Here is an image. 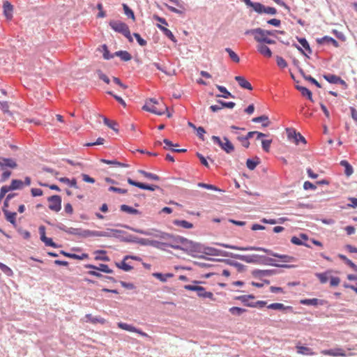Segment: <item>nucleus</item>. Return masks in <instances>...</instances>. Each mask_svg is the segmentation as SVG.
I'll return each instance as SVG.
<instances>
[{
    "label": "nucleus",
    "instance_id": "obj_1",
    "mask_svg": "<svg viewBox=\"0 0 357 357\" xmlns=\"http://www.w3.org/2000/svg\"><path fill=\"white\" fill-rule=\"evenodd\" d=\"M116 226L121 227L125 229L131 230L134 232H136V233H138L140 234H143L145 236H151L158 238H160L162 240L169 241V243H172V244L181 245V243H182L183 239L184 238L181 236H175L174 234L167 233L165 231H162L160 230L154 229H152L151 231V230H144V229H142L135 228V227H130L129 225H123V224H117V225H116Z\"/></svg>",
    "mask_w": 357,
    "mask_h": 357
},
{
    "label": "nucleus",
    "instance_id": "obj_2",
    "mask_svg": "<svg viewBox=\"0 0 357 357\" xmlns=\"http://www.w3.org/2000/svg\"><path fill=\"white\" fill-rule=\"evenodd\" d=\"M109 26L115 32L123 35L129 42L131 43L133 41L129 27L125 22L119 20H111L109 22Z\"/></svg>",
    "mask_w": 357,
    "mask_h": 357
},
{
    "label": "nucleus",
    "instance_id": "obj_3",
    "mask_svg": "<svg viewBox=\"0 0 357 357\" xmlns=\"http://www.w3.org/2000/svg\"><path fill=\"white\" fill-rule=\"evenodd\" d=\"M56 227L61 231L66 232L68 234L77 236L81 238L89 237V229H84L82 228L67 227L65 225H63L61 222H56Z\"/></svg>",
    "mask_w": 357,
    "mask_h": 357
},
{
    "label": "nucleus",
    "instance_id": "obj_4",
    "mask_svg": "<svg viewBox=\"0 0 357 357\" xmlns=\"http://www.w3.org/2000/svg\"><path fill=\"white\" fill-rule=\"evenodd\" d=\"M211 140L227 154L231 153L235 149L234 144L227 137H223L222 140L220 137L213 135L211 137Z\"/></svg>",
    "mask_w": 357,
    "mask_h": 357
},
{
    "label": "nucleus",
    "instance_id": "obj_5",
    "mask_svg": "<svg viewBox=\"0 0 357 357\" xmlns=\"http://www.w3.org/2000/svg\"><path fill=\"white\" fill-rule=\"evenodd\" d=\"M184 289L189 291H196L199 297L209 298L211 301L215 300L213 294L211 291H206L205 288L202 286L186 284L184 286Z\"/></svg>",
    "mask_w": 357,
    "mask_h": 357
},
{
    "label": "nucleus",
    "instance_id": "obj_6",
    "mask_svg": "<svg viewBox=\"0 0 357 357\" xmlns=\"http://www.w3.org/2000/svg\"><path fill=\"white\" fill-rule=\"evenodd\" d=\"M201 255L204 256H222L230 257L231 252L218 250L215 248L206 246L204 244H202Z\"/></svg>",
    "mask_w": 357,
    "mask_h": 357
},
{
    "label": "nucleus",
    "instance_id": "obj_7",
    "mask_svg": "<svg viewBox=\"0 0 357 357\" xmlns=\"http://www.w3.org/2000/svg\"><path fill=\"white\" fill-rule=\"evenodd\" d=\"M127 181L130 185L137 187L142 190H149V191H155V190H162V188L159 185H154V184H149V183H142V182L133 180L131 178H128Z\"/></svg>",
    "mask_w": 357,
    "mask_h": 357
},
{
    "label": "nucleus",
    "instance_id": "obj_8",
    "mask_svg": "<svg viewBox=\"0 0 357 357\" xmlns=\"http://www.w3.org/2000/svg\"><path fill=\"white\" fill-rule=\"evenodd\" d=\"M213 244L220 246V247L225 248H229V249L235 250H241V251L256 250V251H262L264 252V250L266 249L264 248L255 247V246L240 247V246H237V245H229V244L218 243V242L213 243Z\"/></svg>",
    "mask_w": 357,
    "mask_h": 357
},
{
    "label": "nucleus",
    "instance_id": "obj_9",
    "mask_svg": "<svg viewBox=\"0 0 357 357\" xmlns=\"http://www.w3.org/2000/svg\"><path fill=\"white\" fill-rule=\"evenodd\" d=\"M230 257L239 259L249 264H259L260 255L255 254L250 255H243L231 252V255H230Z\"/></svg>",
    "mask_w": 357,
    "mask_h": 357
},
{
    "label": "nucleus",
    "instance_id": "obj_10",
    "mask_svg": "<svg viewBox=\"0 0 357 357\" xmlns=\"http://www.w3.org/2000/svg\"><path fill=\"white\" fill-rule=\"evenodd\" d=\"M191 245L190 250L188 255H190L193 257H198L200 259H204L207 260H210L211 257H208L201 254L202 243L192 241V243H189Z\"/></svg>",
    "mask_w": 357,
    "mask_h": 357
},
{
    "label": "nucleus",
    "instance_id": "obj_11",
    "mask_svg": "<svg viewBox=\"0 0 357 357\" xmlns=\"http://www.w3.org/2000/svg\"><path fill=\"white\" fill-rule=\"evenodd\" d=\"M40 238L46 246L52 247L54 248H60L61 245L54 243L51 238H48L45 235V227L43 225H40L38 228Z\"/></svg>",
    "mask_w": 357,
    "mask_h": 357
},
{
    "label": "nucleus",
    "instance_id": "obj_12",
    "mask_svg": "<svg viewBox=\"0 0 357 357\" xmlns=\"http://www.w3.org/2000/svg\"><path fill=\"white\" fill-rule=\"evenodd\" d=\"M171 3H174L175 6L179 8V9L173 7L172 6H169V4L164 3L163 5L171 12L178 14V15H183L184 13V11L185 10L184 6V3L181 0H168Z\"/></svg>",
    "mask_w": 357,
    "mask_h": 357
},
{
    "label": "nucleus",
    "instance_id": "obj_13",
    "mask_svg": "<svg viewBox=\"0 0 357 357\" xmlns=\"http://www.w3.org/2000/svg\"><path fill=\"white\" fill-rule=\"evenodd\" d=\"M47 201L50 202L49 208L53 211L59 212L61 209V197L54 195L47 197Z\"/></svg>",
    "mask_w": 357,
    "mask_h": 357
},
{
    "label": "nucleus",
    "instance_id": "obj_14",
    "mask_svg": "<svg viewBox=\"0 0 357 357\" xmlns=\"http://www.w3.org/2000/svg\"><path fill=\"white\" fill-rule=\"evenodd\" d=\"M259 264L273 266H276V267H280V268H291L293 266L291 265H288V264H277V263H275V260L274 259L268 257L264 255H260Z\"/></svg>",
    "mask_w": 357,
    "mask_h": 357
},
{
    "label": "nucleus",
    "instance_id": "obj_15",
    "mask_svg": "<svg viewBox=\"0 0 357 357\" xmlns=\"http://www.w3.org/2000/svg\"><path fill=\"white\" fill-rule=\"evenodd\" d=\"M110 231H112V237H114L121 242L131 243L132 235L128 234L126 236H123V234H127L126 231L117 229H114Z\"/></svg>",
    "mask_w": 357,
    "mask_h": 357
},
{
    "label": "nucleus",
    "instance_id": "obj_16",
    "mask_svg": "<svg viewBox=\"0 0 357 357\" xmlns=\"http://www.w3.org/2000/svg\"><path fill=\"white\" fill-rule=\"evenodd\" d=\"M299 236L300 238L296 236H292L291 238V243L296 245H303L309 248H312L309 243L304 242V241H307L309 239V237L306 234L301 233Z\"/></svg>",
    "mask_w": 357,
    "mask_h": 357
},
{
    "label": "nucleus",
    "instance_id": "obj_17",
    "mask_svg": "<svg viewBox=\"0 0 357 357\" xmlns=\"http://www.w3.org/2000/svg\"><path fill=\"white\" fill-rule=\"evenodd\" d=\"M287 132L288 133V137H293L296 144H298L299 143L305 144L307 143L305 138L300 132H297L295 129L287 128Z\"/></svg>",
    "mask_w": 357,
    "mask_h": 357
},
{
    "label": "nucleus",
    "instance_id": "obj_18",
    "mask_svg": "<svg viewBox=\"0 0 357 357\" xmlns=\"http://www.w3.org/2000/svg\"><path fill=\"white\" fill-rule=\"evenodd\" d=\"M210 261H222L227 264V265L234 266L237 268V271L240 273L243 272L245 270V266L243 264L236 261H233L229 259H210Z\"/></svg>",
    "mask_w": 357,
    "mask_h": 357
},
{
    "label": "nucleus",
    "instance_id": "obj_19",
    "mask_svg": "<svg viewBox=\"0 0 357 357\" xmlns=\"http://www.w3.org/2000/svg\"><path fill=\"white\" fill-rule=\"evenodd\" d=\"M278 273V271L275 269L271 270H260V269H255L252 271V275L255 278H258L261 279L263 277L271 276L273 275H275Z\"/></svg>",
    "mask_w": 357,
    "mask_h": 357
},
{
    "label": "nucleus",
    "instance_id": "obj_20",
    "mask_svg": "<svg viewBox=\"0 0 357 357\" xmlns=\"http://www.w3.org/2000/svg\"><path fill=\"white\" fill-rule=\"evenodd\" d=\"M84 268H89V269H93L105 273H113L114 271L109 268L107 264H100L99 266H96L91 264H87L84 265Z\"/></svg>",
    "mask_w": 357,
    "mask_h": 357
},
{
    "label": "nucleus",
    "instance_id": "obj_21",
    "mask_svg": "<svg viewBox=\"0 0 357 357\" xmlns=\"http://www.w3.org/2000/svg\"><path fill=\"white\" fill-rule=\"evenodd\" d=\"M17 167V164L14 159L0 156V167L2 169H4L6 167L15 169Z\"/></svg>",
    "mask_w": 357,
    "mask_h": 357
},
{
    "label": "nucleus",
    "instance_id": "obj_22",
    "mask_svg": "<svg viewBox=\"0 0 357 357\" xmlns=\"http://www.w3.org/2000/svg\"><path fill=\"white\" fill-rule=\"evenodd\" d=\"M326 301L325 300L319 299L316 298H304L300 301V303L304 305H324Z\"/></svg>",
    "mask_w": 357,
    "mask_h": 357
},
{
    "label": "nucleus",
    "instance_id": "obj_23",
    "mask_svg": "<svg viewBox=\"0 0 357 357\" xmlns=\"http://www.w3.org/2000/svg\"><path fill=\"white\" fill-rule=\"evenodd\" d=\"M324 355L331 356H345V351L342 348H334L330 349L322 350L321 352Z\"/></svg>",
    "mask_w": 357,
    "mask_h": 357
},
{
    "label": "nucleus",
    "instance_id": "obj_24",
    "mask_svg": "<svg viewBox=\"0 0 357 357\" xmlns=\"http://www.w3.org/2000/svg\"><path fill=\"white\" fill-rule=\"evenodd\" d=\"M192 241L189 240L186 238H183L182 243L181 245L174 244V246H173V248L175 250H183L184 252L189 255L191 245H190L189 243H192Z\"/></svg>",
    "mask_w": 357,
    "mask_h": 357
},
{
    "label": "nucleus",
    "instance_id": "obj_25",
    "mask_svg": "<svg viewBox=\"0 0 357 357\" xmlns=\"http://www.w3.org/2000/svg\"><path fill=\"white\" fill-rule=\"evenodd\" d=\"M142 109L145 111L151 112L153 114L161 116L165 114V110L162 109H158L155 105L151 104V102H145Z\"/></svg>",
    "mask_w": 357,
    "mask_h": 357
},
{
    "label": "nucleus",
    "instance_id": "obj_26",
    "mask_svg": "<svg viewBox=\"0 0 357 357\" xmlns=\"http://www.w3.org/2000/svg\"><path fill=\"white\" fill-rule=\"evenodd\" d=\"M234 79L241 88L248 91L253 90L252 84L243 76H236Z\"/></svg>",
    "mask_w": 357,
    "mask_h": 357
},
{
    "label": "nucleus",
    "instance_id": "obj_27",
    "mask_svg": "<svg viewBox=\"0 0 357 357\" xmlns=\"http://www.w3.org/2000/svg\"><path fill=\"white\" fill-rule=\"evenodd\" d=\"M316 41L319 45H324V43H331L335 47H339V43L335 39L328 36H325L322 38H317L316 39Z\"/></svg>",
    "mask_w": 357,
    "mask_h": 357
},
{
    "label": "nucleus",
    "instance_id": "obj_28",
    "mask_svg": "<svg viewBox=\"0 0 357 357\" xmlns=\"http://www.w3.org/2000/svg\"><path fill=\"white\" fill-rule=\"evenodd\" d=\"M295 88L301 92V95L303 97H305L307 100L311 101L312 102H314L313 98H312V91L308 89L307 88L301 86V85H296Z\"/></svg>",
    "mask_w": 357,
    "mask_h": 357
},
{
    "label": "nucleus",
    "instance_id": "obj_29",
    "mask_svg": "<svg viewBox=\"0 0 357 357\" xmlns=\"http://www.w3.org/2000/svg\"><path fill=\"white\" fill-rule=\"evenodd\" d=\"M112 229L107 228L106 231H96V230H90L89 237L92 236H100V237H112Z\"/></svg>",
    "mask_w": 357,
    "mask_h": 357
},
{
    "label": "nucleus",
    "instance_id": "obj_30",
    "mask_svg": "<svg viewBox=\"0 0 357 357\" xmlns=\"http://www.w3.org/2000/svg\"><path fill=\"white\" fill-rule=\"evenodd\" d=\"M257 13L258 14L266 13V14L274 15L277 13V10L274 7L265 6L264 4L260 3Z\"/></svg>",
    "mask_w": 357,
    "mask_h": 357
},
{
    "label": "nucleus",
    "instance_id": "obj_31",
    "mask_svg": "<svg viewBox=\"0 0 357 357\" xmlns=\"http://www.w3.org/2000/svg\"><path fill=\"white\" fill-rule=\"evenodd\" d=\"M3 214L5 215L6 220L9 222L13 227L17 226L16 221V212H10L8 210H3Z\"/></svg>",
    "mask_w": 357,
    "mask_h": 357
},
{
    "label": "nucleus",
    "instance_id": "obj_32",
    "mask_svg": "<svg viewBox=\"0 0 357 357\" xmlns=\"http://www.w3.org/2000/svg\"><path fill=\"white\" fill-rule=\"evenodd\" d=\"M216 88L218 89L222 94H217L215 96L218 98H234V96L232 95L225 86L221 85H216Z\"/></svg>",
    "mask_w": 357,
    "mask_h": 357
},
{
    "label": "nucleus",
    "instance_id": "obj_33",
    "mask_svg": "<svg viewBox=\"0 0 357 357\" xmlns=\"http://www.w3.org/2000/svg\"><path fill=\"white\" fill-rule=\"evenodd\" d=\"M3 14L6 19L10 20L13 17V6L8 1H5L3 5Z\"/></svg>",
    "mask_w": 357,
    "mask_h": 357
},
{
    "label": "nucleus",
    "instance_id": "obj_34",
    "mask_svg": "<svg viewBox=\"0 0 357 357\" xmlns=\"http://www.w3.org/2000/svg\"><path fill=\"white\" fill-rule=\"evenodd\" d=\"M257 51L264 56L270 58L272 56V51L271 50L264 44H259L257 45Z\"/></svg>",
    "mask_w": 357,
    "mask_h": 357
},
{
    "label": "nucleus",
    "instance_id": "obj_35",
    "mask_svg": "<svg viewBox=\"0 0 357 357\" xmlns=\"http://www.w3.org/2000/svg\"><path fill=\"white\" fill-rule=\"evenodd\" d=\"M340 165L344 167V174L349 177L354 173V168L346 160H342L340 162Z\"/></svg>",
    "mask_w": 357,
    "mask_h": 357
},
{
    "label": "nucleus",
    "instance_id": "obj_36",
    "mask_svg": "<svg viewBox=\"0 0 357 357\" xmlns=\"http://www.w3.org/2000/svg\"><path fill=\"white\" fill-rule=\"evenodd\" d=\"M172 223L174 225L181 227L184 229H192L194 227V225L192 223L185 220H174L172 221Z\"/></svg>",
    "mask_w": 357,
    "mask_h": 357
},
{
    "label": "nucleus",
    "instance_id": "obj_37",
    "mask_svg": "<svg viewBox=\"0 0 357 357\" xmlns=\"http://www.w3.org/2000/svg\"><path fill=\"white\" fill-rule=\"evenodd\" d=\"M252 121L253 123H260V122H262V126L266 128V127H268L271 122L269 121V119H268V116H266V115H261V116H257V117H254L252 119Z\"/></svg>",
    "mask_w": 357,
    "mask_h": 357
},
{
    "label": "nucleus",
    "instance_id": "obj_38",
    "mask_svg": "<svg viewBox=\"0 0 357 357\" xmlns=\"http://www.w3.org/2000/svg\"><path fill=\"white\" fill-rule=\"evenodd\" d=\"M151 242H152V240L147 239V238H139V237H137L133 235H132V240H131V243H137L141 245H145V246H147V245L151 246Z\"/></svg>",
    "mask_w": 357,
    "mask_h": 357
},
{
    "label": "nucleus",
    "instance_id": "obj_39",
    "mask_svg": "<svg viewBox=\"0 0 357 357\" xmlns=\"http://www.w3.org/2000/svg\"><path fill=\"white\" fill-rule=\"evenodd\" d=\"M260 162V158L257 156H255V158H248L246 166L250 170H254Z\"/></svg>",
    "mask_w": 357,
    "mask_h": 357
},
{
    "label": "nucleus",
    "instance_id": "obj_40",
    "mask_svg": "<svg viewBox=\"0 0 357 357\" xmlns=\"http://www.w3.org/2000/svg\"><path fill=\"white\" fill-rule=\"evenodd\" d=\"M158 27L162 31V32L163 33V34L167 36L171 41L174 42V43H176L177 42V40L176 38H175L174 35L173 34V33L171 31V30H169V29L160 25V24H158Z\"/></svg>",
    "mask_w": 357,
    "mask_h": 357
},
{
    "label": "nucleus",
    "instance_id": "obj_41",
    "mask_svg": "<svg viewBox=\"0 0 357 357\" xmlns=\"http://www.w3.org/2000/svg\"><path fill=\"white\" fill-rule=\"evenodd\" d=\"M120 210L123 212H126L129 214L132 215H140L142 213L139 210L134 208L132 206H130L126 204H122L120 206Z\"/></svg>",
    "mask_w": 357,
    "mask_h": 357
},
{
    "label": "nucleus",
    "instance_id": "obj_42",
    "mask_svg": "<svg viewBox=\"0 0 357 357\" xmlns=\"http://www.w3.org/2000/svg\"><path fill=\"white\" fill-rule=\"evenodd\" d=\"M115 56H119L121 61H128L132 59L131 54L126 50H119L114 52Z\"/></svg>",
    "mask_w": 357,
    "mask_h": 357
},
{
    "label": "nucleus",
    "instance_id": "obj_43",
    "mask_svg": "<svg viewBox=\"0 0 357 357\" xmlns=\"http://www.w3.org/2000/svg\"><path fill=\"white\" fill-rule=\"evenodd\" d=\"M297 353L305 356H314L315 353L310 347L305 346H296Z\"/></svg>",
    "mask_w": 357,
    "mask_h": 357
},
{
    "label": "nucleus",
    "instance_id": "obj_44",
    "mask_svg": "<svg viewBox=\"0 0 357 357\" xmlns=\"http://www.w3.org/2000/svg\"><path fill=\"white\" fill-rule=\"evenodd\" d=\"M8 186L9 187L10 191L21 190L23 188L24 183L20 179H13L11 181L10 185Z\"/></svg>",
    "mask_w": 357,
    "mask_h": 357
},
{
    "label": "nucleus",
    "instance_id": "obj_45",
    "mask_svg": "<svg viewBox=\"0 0 357 357\" xmlns=\"http://www.w3.org/2000/svg\"><path fill=\"white\" fill-rule=\"evenodd\" d=\"M138 173L143 175L145 178L153 180V181H159L160 177L155 174L148 172L144 169H138Z\"/></svg>",
    "mask_w": 357,
    "mask_h": 357
},
{
    "label": "nucleus",
    "instance_id": "obj_46",
    "mask_svg": "<svg viewBox=\"0 0 357 357\" xmlns=\"http://www.w3.org/2000/svg\"><path fill=\"white\" fill-rule=\"evenodd\" d=\"M153 276L157 279H158L161 282H166L168 278H172L174 276L173 273H153Z\"/></svg>",
    "mask_w": 357,
    "mask_h": 357
},
{
    "label": "nucleus",
    "instance_id": "obj_47",
    "mask_svg": "<svg viewBox=\"0 0 357 357\" xmlns=\"http://www.w3.org/2000/svg\"><path fill=\"white\" fill-rule=\"evenodd\" d=\"M59 181L61 183L67 184L70 188H78L77 180L75 178L70 179L67 177H61L59 178Z\"/></svg>",
    "mask_w": 357,
    "mask_h": 357
},
{
    "label": "nucleus",
    "instance_id": "obj_48",
    "mask_svg": "<svg viewBox=\"0 0 357 357\" xmlns=\"http://www.w3.org/2000/svg\"><path fill=\"white\" fill-rule=\"evenodd\" d=\"M95 254H99L100 255H96L95 257V260H100L103 261H109L110 260L109 257L106 255L107 252L104 250H98L95 252Z\"/></svg>",
    "mask_w": 357,
    "mask_h": 357
},
{
    "label": "nucleus",
    "instance_id": "obj_49",
    "mask_svg": "<svg viewBox=\"0 0 357 357\" xmlns=\"http://www.w3.org/2000/svg\"><path fill=\"white\" fill-rule=\"evenodd\" d=\"M100 161L101 162L107 164V165H116V166L120 167H128V165L123 163V162H119L116 160H107V159L102 158V159H100Z\"/></svg>",
    "mask_w": 357,
    "mask_h": 357
},
{
    "label": "nucleus",
    "instance_id": "obj_50",
    "mask_svg": "<svg viewBox=\"0 0 357 357\" xmlns=\"http://www.w3.org/2000/svg\"><path fill=\"white\" fill-rule=\"evenodd\" d=\"M102 52V57L105 60H109L115 56L114 53L112 54L110 53L109 50H108V47L106 44H103L101 45Z\"/></svg>",
    "mask_w": 357,
    "mask_h": 357
},
{
    "label": "nucleus",
    "instance_id": "obj_51",
    "mask_svg": "<svg viewBox=\"0 0 357 357\" xmlns=\"http://www.w3.org/2000/svg\"><path fill=\"white\" fill-rule=\"evenodd\" d=\"M103 123L108 128L112 129L116 132H119V129L117 128L118 123L116 121H111L108 118H107L106 116H103Z\"/></svg>",
    "mask_w": 357,
    "mask_h": 357
},
{
    "label": "nucleus",
    "instance_id": "obj_52",
    "mask_svg": "<svg viewBox=\"0 0 357 357\" xmlns=\"http://www.w3.org/2000/svg\"><path fill=\"white\" fill-rule=\"evenodd\" d=\"M126 260L124 259L121 262H116V266L119 268L123 270V271L128 272L131 271L133 267L126 262Z\"/></svg>",
    "mask_w": 357,
    "mask_h": 357
},
{
    "label": "nucleus",
    "instance_id": "obj_53",
    "mask_svg": "<svg viewBox=\"0 0 357 357\" xmlns=\"http://www.w3.org/2000/svg\"><path fill=\"white\" fill-rule=\"evenodd\" d=\"M117 325L119 328L129 331V332L134 333L135 331H137L136 327H135L134 326H132L131 324H128L127 323L119 322L117 324Z\"/></svg>",
    "mask_w": 357,
    "mask_h": 357
},
{
    "label": "nucleus",
    "instance_id": "obj_54",
    "mask_svg": "<svg viewBox=\"0 0 357 357\" xmlns=\"http://www.w3.org/2000/svg\"><path fill=\"white\" fill-rule=\"evenodd\" d=\"M122 6H123V9L125 15L128 18H130L133 21H135V13H134L133 10L126 3H123Z\"/></svg>",
    "mask_w": 357,
    "mask_h": 357
},
{
    "label": "nucleus",
    "instance_id": "obj_55",
    "mask_svg": "<svg viewBox=\"0 0 357 357\" xmlns=\"http://www.w3.org/2000/svg\"><path fill=\"white\" fill-rule=\"evenodd\" d=\"M234 300L241 301L245 307H252L253 302H250L245 295L236 296L234 297Z\"/></svg>",
    "mask_w": 357,
    "mask_h": 357
},
{
    "label": "nucleus",
    "instance_id": "obj_56",
    "mask_svg": "<svg viewBox=\"0 0 357 357\" xmlns=\"http://www.w3.org/2000/svg\"><path fill=\"white\" fill-rule=\"evenodd\" d=\"M297 40L298 43L302 45V47L308 52V54L312 53V50L310 48V44L305 38L297 37Z\"/></svg>",
    "mask_w": 357,
    "mask_h": 357
},
{
    "label": "nucleus",
    "instance_id": "obj_57",
    "mask_svg": "<svg viewBox=\"0 0 357 357\" xmlns=\"http://www.w3.org/2000/svg\"><path fill=\"white\" fill-rule=\"evenodd\" d=\"M86 317L88 320L93 324H104L105 323V319L100 317H93L91 314H89L86 315Z\"/></svg>",
    "mask_w": 357,
    "mask_h": 357
},
{
    "label": "nucleus",
    "instance_id": "obj_58",
    "mask_svg": "<svg viewBox=\"0 0 357 357\" xmlns=\"http://www.w3.org/2000/svg\"><path fill=\"white\" fill-rule=\"evenodd\" d=\"M229 312L235 316H241L244 312H247V310L240 307H231L229 309Z\"/></svg>",
    "mask_w": 357,
    "mask_h": 357
},
{
    "label": "nucleus",
    "instance_id": "obj_59",
    "mask_svg": "<svg viewBox=\"0 0 357 357\" xmlns=\"http://www.w3.org/2000/svg\"><path fill=\"white\" fill-rule=\"evenodd\" d=\"M323 77L325 80H326L330 84H336L337 80L339 76L334 74H325L323 75Z\"/></svg>",
    "mask_w": 357,
    "mask_h": 357
},
{
    "label": "nucleus",
    "instance_id": "obj_60",
    "mask_svg": "<svg viewBox=\"0 0 357 357\" xmlns=\"http://www.w3.org/2000/svg\"><path fill=\"white\" fill-rule=\"evenodd\" d=\"M225 51L228 53L230 59L235 63H238L240 58L236 53H235L231 48L227 47Z\"/></svg>",
    "mask_w": 357,
    "mask_h": 357
},
{
    "label": "nucleus",
    "instance_id": "obj_61",
    "mask_svg": "<svg viewBox=\"0 0 357 357\" xmlns=\"http://www.w3.org/2000/svg\"><path fill=\"white\" fill-rule=\"evenodd\" d=\"M248 7H251L252 9L257 13L259 7L260 6L259 2H253L251 0H242Z\"/></svg>",
    "mask_w": 357,
    "mask_h": 357
},
{
    "label": "nucleus",
    "instance_id": "obj_62",
    "mask_svg": "<svg viewBox=\"0 0 357 357\" xmlns=\"http://www.w3.org/2000/svg\"><path fill=\"white\" fill-rule=\"evenodd\" d=\"M0 269L7 276L10 277L13 275L12 269L3 263L0 262Z\"/></svg>",
    "mask_w": 357,
    "mask_h": 357
},
{
    "label": "nucleus",
    "instance_id": "obj_63",
    "mask_svg": "<svg viewBox=\"0 0 357 357\" xmlns=\"http://www.w3.org/2000/svg\"><path fill=\"white\" fill-rule=\"evenodd\" d=\"M277 258L281 259L282 261L285 263L293 262L295 261V258L292 256H289L287 255H281L279 253L278 254Z\"/></svg>",
    "mask_w": 357,
    "mask_h": 357
},
{
    "label": "nucleus",
    "instance_id": "obj_64",
    "mask_svg": "<svg viewBox=\"0 0 357 357\" xmlns=\"http://www.w3.org/2000/svg\"><path fill=\"white\" fill-rule=\"evenodd\" d=\"M275 60H276L277 65L279 68L283 69V68H285L286 67H287V62L284 60V59H283V57L277 55L275 56Z\"/></svg>",
    "mask_w": 357,
    "mask_h": 357
}]
</instances>
